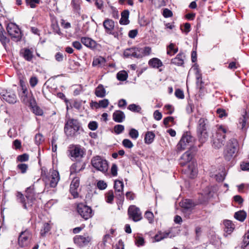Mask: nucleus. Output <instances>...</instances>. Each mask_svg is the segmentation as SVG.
<instances>
[{"label":"nucleus","mask_w":249,"mask_h":249,"mask_svg":"<svg viewBox=\"0 0 249 249\" xmlns=\"http://www.w3.org/2000/svg\"><path fill=\"white\" fill-rule=\"evenodd\" d=\"M18 200L22 204L24 209H27L31 207L36 200V194L34 192V186L32 185L28 187L26 190L25 197L20 192L17 194Z\"/></svg>","instance_id":"1"},{"label":"nucleus","mask_w":249,"mask_h":249,"mask_svg":"<svg viewBox=\"0 0 249 249\" xmlns=\"http://www.w3.org/2000/svg\"><path fill=\"white\" fill-rule=\"evenodd\" d=\"M209 127V122L205 118H200L197 122V135L201 143L205 142L208 139Z\"/></svg>","instance_id":"2"},{"label":"nucleus","mask_w":249,"mask_h":249,"mask_svg":"<svg viewBox=\"0 0 249 249\" xmlns=\"http://www.w3.org/2000/svg\"><path fill=\"white\" fill-rule=\"evenodd\" d=\"M80 128V124L77 120L69 119L65 124L64 131L68 136L73 137L76 135Z\"/></svg>","instance_id":"3"},{"label":"nucleus","mask_w":249,"mask_h":249,"mask_svg":"<svg viewBox=\"0 0 249 249\" xmlns=\"http://www.w3.org/2000/svg\"><path fill=\"white\" fill-rule=\"evenodd\" d=\"M91 164L95 169L103 173H106L108 170L107 160L101 156L93 157L91 160Z\"/></svg>","instance_id":"4"},{"label":"nucleus","mask_w":249,"mask_h":249,"mask_svg":"<svg viewBox=\"0 0 249 249\" xmlns=\"http://www.w3.org/2000/svg\"><path fill=\"white\" fill-rule=\"evenodd\" d=\"M227 130L222 126H220L213 138V145L216 148H221L224 145Z\"/></svg>","instance_id":"5"},{"label":"nucleus","mask_w":249,"mask_h":249,"mask_svg":"<svg viewBox=\"0 0 249 249\" xmlns=\"http://www.w3.org/2000/svg\"><path fill=\"white\" fill-rule=\"evenodd\" d=\"M6 30L11 39L15 41H19L21 38L20 30L18 26L14 23L8 24Z\"/></svg>","instance_id":"6"},{"label":"nucleus","mask_w":249,"mask_h":249,"mask_svg":"<svg viewBox=\"0 0 249 249\" xmlns=\"http://www.w3.org/2000/svg\"><path fill=\"white\" fill-rule=\"evenodd\" d=\"M32 238V232L28 230L20 232L18 239V243L19 246L21 248L28 246L30 243Z\"/></svg>","instance_id":"7"},{"label":"nucleus","mask_w":249,"mask_h":249,"mask_svg":"<svg viewBox=\"0 0 249 249\" xmlns=\"http://www.w3.org/2000/svg\"><path fill=\"white\" fill-rule=\"evenodd\" d=\"M77 211L80 216L85 220L90 218L92 216V211L91 208L82 203L77 205Z\"/></svg>","instance_id":"8"},{"label":"nucleus","mask_w":249,"mask_h":249,"mask_svg":"<svg viewBox=\"0 0 249 249\" xmlns=\"http://www.w3.org/2000/svg\"><path fill=\"white\" fill-rule=\"evenodd\" d=\"M230 145L224 152V158L226 160L229 161L234 156L237 150V141L235 139L230 140Z\"/></svg>","instance_id":"9"},{"label":"nucleus","mask_w":249,"mask_h":249,"mask_svg":"<svg viewBox=\"0 0 249 249\" xmlns=\"http://www.w3.org/2000/svg\"><path fill=\"white\" fill-rule=\"evenodd\" d=\"M19 96L22 102L25 104H29L30 106L35 105L36 101L33 97L31 91H29L27 89L24 88L19 93Z\"/></svg>","instance_id":"10"},{"label":"nucleus","mask_w":249,"mask_h":249,"mask_svg":"<svg viewBox=\"0 0 249 249\" xmlns=\"http://www.w3.org/2000/svg\"><path fill=\"white\" fill-rule=\"evenodd\" d=\"M129 218L134 222H137L142 219V215L140 209L135 205H131L128 209Z\"/></svg>","instance_id":"11"},{"label":"nucleus","mask_w":249,"mask_h":249,"mask_svg":"<svg viewBox=\"0 0 249 249\" xmlns=\"http://www.w3.org/2000/svg\"><path fill=\"white\" fill-rule=\"evenodd\" d=\"M193 137L188 133L183 135L182 138L178 144H177V149L178 151H182L187 148L188 145H190L192 143Z\"/></svg>","instance_id":"12"},{"label":"nucleus","mask_w":249,"mask_h":249,"mask_svg":"<svg viewBox=\"0 0 249 249\" xmlns=\"http://www.w3.org/2000/svg\"><path fill=\"white\" fill-rule=\"evenodd\" d=\"M91 237L87 234L84 235H76L73 238V241L75 244L79 247L87 246L90 242Z\"/></svg>","instance_id":"13"},{"label":"nucleus","mask_w":249,"mask_h":249,"mask_svg":"<svg viewBox=\"0 0 249 249\" xmlns=\"http://www.w3.org/2000/svg\"><path fill=\"white\" fill-rule=\"evenodd\" d=\"M141 49L138 48H130L125 49L124 52V55L125 57H129L132 56L135 58H140L142 57V55L141 54L140 52Z\"/></svg>","instance_id":"14"},{"label":"nucleus","mask_w":249,"mask_h":249,"mask_svg":"<svg viewBox=\"0 0 249 249\" xmlns=\"http://www.w3.org/2000/svg\"><path fill=\"white\" fill-rule=\"evenodd\" d=\"M70 154L75 160H79L83 157L84 152L79 145L73 146L71 148Z\"/></svg>","instance_id":"15"},{"label":"nucleus","mask_w":249,"mask_h":249,"mask_svg":"<svg viewBox=\"0 0 249 249\" xmlns=\"http://www.w3.org/2000/svg\"><path fill=\"white\" fill-rule=\"evenodd\" d=\"M51 175L49 177L50 186L52 188H54L56 186L59 179V174L57 171L53 170L50 172Z\"/></svg>","instance_id":"16"},{"label":"nucleus","mask_w":249,"mask_h":249,"mask_svg":"<svg viewBox=\"0 0 249 249\" xmlns=\"http://www.w3.org/2000/svg\"><path fill=\"white\" fill-rule=\"evenodd\" d=\"M103 26L106 32L108 34L114 35L112 33L115 26L114 21L109 18H106L103 22Z\"/></svg>","instance_id":"17"},{"label":"nucleus","mask_w":249,"mask_h":249,"mask_svg":"<svg viewBox=\"0 0 249 249\" xmlns=\"http://www.w3.org/2000/svg\"><path fill=\"white\" fill-rule=\"evenodd\" d=\"M20 55L26 61L31 62L34 57L33 52L31 49L24 48L20 51Z\"/></svg>","instance_id":"18"},{"label":"nucleus","mask_w":249,"mask_h":249,"mask_svg":"<svg viewBox=\"0 0 249 249\" xmlns=\"http://www.w3.org/2000/svg\"><path fill=\"white\" fill-rule=\"evenodd\" d=\"M193 155L189 151L185 152L180 157L179 164L181 166H185L193 159Z\"/></svg>","instance_id":"19"},{"label":"nucleus","mask_w":249,"mask_h":249,"mask_svg":"<svg viewBox=\"0 0 249 249\" xmlns=\"http://www.w3.org/2000/svg\"><path fill=\"white\" fill-rule=\"evenodd\" d=\"M2 96L3 100L10 104H14L17 102V96L13 92L6 91Z\"/></svg>","instance_id":"20"},{"label":"nucleus","mask_w":249,"mask_h":249,"mask_svg":"<svg viewBox=\"0 0 249 249\" xmlns=\"http://www.w3.org/2000/svg\"><path fill=\"white\" fill-rule=\"evenodd\" d=\"M81 42L86 47L92 49L95 48L97 45L96 42L89 37H82Z\"/></svg>","instance_id":"21"},{"label":"nucleus","mask_w":249,"mask_h":249,"mask_svg":"<svg viewBox=\"0 0 249 249\" xmlns=\"http://www.w3.org/2000/svg\"><path fill=\"white\" fill-rule=\"evenodd\" d=\"M185 55L183 53H179L176 57L171 59V63L178 66H182L184 64Z\"/></svg>","instance_id":"22"},{"label":"nucleus","mask_w":249,"mask_h":249,"mask_svg":"<svg viewBox=\"0 0 249 249\" xmlns=\"http://www.w3.org/2000/svg\"><path fill=\"white\" fill-rule=\"evenodd\" d=\"M113 120L117 123H122L125 119V114L121 110H116L112 115Z\"/></svg>","instance_id":"23"},{"label":"nucleus","mask_w":249,"mask_h":249,"mask_svg":"<svg viewBox=\"0 0 249 249\" xmlns=\"http://www.w3.org/2000/svg\"><path fill=\"white\" fill-rule=\"evenodd\" d=\"M95 95L99 98H104L106 95V90L102 84H99L95 89Z\"/></svg>","instance_id":"24"},{"label":"nucleus","mask_w":249,"mask_h":249,"mask_svg":"<svg viewBox=\"0 0 249 249\" xmlns=\"http://www.w3.org/2000/svg\"><path fill=\"white\" fill-rule=\"evenodd\" d=\"M148 65L153 68L158 69L161 67L163 64L161 61L158 58H153L148 61Z\"/></svg>","instance_id":"25"},{"label":"nucleus","mask_w":249,"mask_h":249,"mask_svg":"<svg viewBox=\"0 0 249 249\" xmlns=\"http://www.w3.org/2000/svg\"><path fill=\"white\" fill-rule=\"evenodd\" d=\"M129 12L127 10H125L121 13V18L120 20V23L123 25H127L129 23L128 20Z\"/></svg>","instance_id":"26"},{"label":"nucleus","mask_w":249,"mask_h":249,"mask_svg":"<svg viewBox=\"0 0 249 249\" xmlns=\"http://www.w3.org/2000/svg\"><path fill=\"white\" fill-rule=\"evenodd\" d=\"M106 60L105 58L102 56H98L93 58L92 66L93 67H101L105 65Z\"/></svg>","instance_id":"27"},{"label":"nucleus","mask_w":249,"mask_h":249,"mask_svg":"<svg viewBox=\"0 0 249 249\" xmlns=\"http://www.w3.org/2000/svg\"><path fill=\"white\" fill-rule=\"evenodd\" d=\"M223 224L225 226L224 231L228 234H231L234 229L233 224L231 221L226 220L224 221Z\"/></svg>","instance_id":"28"},{"label":"nucleus","mask_w":249,"mask_h":249,"mask_svg":"<svg viewBox=\"0 0 249 249\" xmlns=\"http://www.w3.org/2000/svg\"><path fill=\"white\" fill-rule=\"evenodd\" d=\"M155 137V135L154 132L152 131H148L146 133L144 139V142L146 144H151L154 141Z\"/></svg>","instance_id":"29"},{"label":"nucleus","mask_w":249,"mask_h":249,"mask_svg":"<svg viewBox=\"0 0 249 249\" xmlns=\"http://www.w3.org/2000/svg\"><path fill=\"white\" fill-rule=\"evenodd\" d=\"M180 205L182 208L186 210H191L194 207V204L190 199L184 200L180 203Z\"/></svg>","instance_id":"30"},{"label":"nucleus","mask_w":249,"mask_h":249,"mask_svg":"<svg viewBox=\"0 0 249 249\" xmlns=\"http://www.w3.org/2000/svg\"><path fill=\"white\" fill-rule=\"evenodd\" d=\"M4 32V30L1 24L0 23V41L3 46H5L6 44L9 42L10 40L3 35Z\"/></svg>","instance_id":"31"},{"label":"nucleus","mask_w":249,"mask_h":249,"mask_svg":"<svg viewBox=\"0 0 249 249\" xmlns=\"http://www.w3.org/2000/svg\"><path fill=\"white\" fill-rule=\"evenodd\" d=\"M175 44L173 43H171L167 47V54L170 56H172L178 52V48H175Z\"/></svg>","instance_id":"32"},{"label":"nucleus","mask_w":249,"mask_h":249,"mask_svg":"<svg viewBox=\"0 0 249 249\" xmlns=\"http://www.w3.org/2000/svg\"><path fill=\"white\" fill-rule=\"evenodd\" d=\"M247 216L246 213L244 211H239L234 213V217L237 220L243 222Z\"/></svg>","instance_id":"33"},{"label":"nucleus","mask_w":249,"mask_h":249,"mask_svg":"<svg viewBox=\"0 0 249 249\" xmlns=\"http://www.w3.org/2000/svg\"><path fill=\"white\" fill-rule=\"evenodd\" d=\"M187 172L190 174V178H194L195 177L197 173V171L194 163H189Z\"/></svg>","instance_id":"34"},{"label":"nucleus","mask_w":249,"mask_h":249,"mask_svg":"<svg viewBox=\"0 0 249 249\" xmlns=\"http://www.w3.org/2000/svg\"><path fill=\"white\" fill-rule=\"evenodd\" d=\"M248 120V116H247V112L245 111L242 115V117L239 119V124L242 126V129H243L246 127Z\"/></svg>","instance_id":"35"},{"label":"nucleus","mask_w":249,"mask_h":249,"mask_svg":"<svg viewBox=\"0 0 249 249\" xmlns=\"http://www.w3.org/2000/svg\"><path fill=\"white\" fill-rule=\"evenodd\" d=\"M128 109L134 112L141 113V107L139 105L135 104L129 105L127 107Z\"/></svg>","instance_id":"36"},{"label":"nucleus","mask_w":249,"mask_h":249,"mask_svg":"<svg viewBox=\"0 0 249 249\" xmlns=\"http://www.w3.org/2000/svg\"><path fill=\"white\" fill-rule=\"evenodd\" d=\"M106 200L107 203H112L114 196L112 190L108 191L106 194Z\"/></svg>","instance_id":"37"},{"label":"nucleus","mask_w":249,"mask_h":249,"mask_svg":"<svg viewBox=\"0 0 249 249\" xmlns=\"http://www.w3.org/2000/svg\"><path fill=\"white\" fill-rule=\"evenodd\" d=\"M51 227L48 223H45L40 231V234L42 236H45L46 234L50 231Z\"/></svg>","instance_id":"38"},{"label":"nucleus","mask_w":249,"mask_h":249,"mask_svg":"<svg viewBox=\"0 0 249 249\" xmlns=\"http://www.w3.org/2000/svg\"><path fill=\"white\" fill-rule=\"evenodd\" d=\"M36 103L35 105L30 106L33 109L34 113L36 115L41 116L43 114V111L38 106H36Z\"/></svg>","instance_id":"39"},{"label":"nucleus","mask_w":249,"mask_h":249,"mask_svg":"<svg viewBox=\"0 0 249 249\" xmlns=\"http://www.w3.org/2000/svg\"><path fill=\"white\" fill-rule=\"evenodd\" d=\"M114 188L115 189V191H123L124 188L123 181L120 180L115 181Z\"/></svg>","instance_id":"40"},{"label":"nucleus","mask_w":249,"mask_h":249,"mask_svg":"<svg viewBox=\"0 0 249 249\" xmlns=\"http://www.w3.org/2000/svg\"><path fill=\"white\" fill-rule=\"evenodd\" d=\"M127 76V74L125 71H120L117 74V79L122 81L126 80Z\"/></svg>","instance_id":"41"},{"label":"nucleus","mask_w":249,"mask_h":249,"mask_svg":"<svg viewBox=\"0 0 249 249\" xmlns=\"http://www.w3.org/2000/svg\"><path fill=\"white\" fill-rule=\"evenodd\" d=\"M249 244V232L246 233L244 236V239L241 245L242 248H245Z\"/></svg>","instance_id":"42"},{"label":"nucleus","mask_w":249,"mask_h":249,"mask_svg":"<svg viewBox=\"0 0 249 249\" xmlns=\"http://www.w3.org/2000/svg\"><path fill=\"white\" fill-rule=\"evenodd\" d=\"M129 135L132 139L136 140L139 137V132L135 128H131L129 130Z\"/></svg>","instance_id":"43"},{"label":"nucleus","mask_w":249,"mask_h":249,"mask_svg":"<svg viewBox=\"0 0 249 249\" xmlns=\"http://www.w3.org/2000/svg\"><path fill=\"white\" fill-rule=\"evenodd\" d=\"M170 122L174 123V117H171V116H168L166 118H165L163 119V123L166 127H168L170 126V125H169Z\"/></svg>","instance_id":"44"},{"label":"nucleus","mask_w":249,"mask_h":249,"mask_svg":"<svg viewBox=\"0 0 249 249\" xmlns=\"http://www.w3.org/2000/svg\"><path fill=\"white\" fill-rule=\"evenodd\" d=\"M139 49H141L139 53L142 55V57L149 55L151 52V49L149 47H145L143 49L139 48Z\"/></svg>","instance_id":"45"},{"label":"nucleus","mask_w":249,"mask_h":249,"mask_svg":"<svg viewBox=\"0 0 249 249\" xmlns=\"http://www.w3.org/2000/svg\"><path fill=\"white\" fill-rule=\"evenodd\" d=\"M29 155L26 153H24L23 154L18 156L17 160L18 161L24 162L28 161L29 160Z\"/></svg>","instance_id":"46"},{"label":"nucleus","mask_w":249,"mask_h":249,"mask_svg":"<svg viewBox=\"0 0 249 249\" xmlns=\"http://www.w3.org/2000/svg\"><path fill=\"white\" fill-rule=\"evenodd\" d=\"M80 180L79 178L76 177L74 178L70 185V187H72V188H75L78 189L79 186Z\"/></svg>","instance_id":"47"},{"label":"nucleus","mask_w":249,"mask_h":249,"mask_svg":"<svg viewBox=\"0 0 249 249\" xmlns=\"http://www.w3.org/2000/svg\"><path fill=\"white\" fill-rule=\"evenodd\" d=\"M122 144L124 147L127 148H131L134 146L132 142L130 140L127 139H125L123 141Z\"/></svg>","instance_id":"48"},{"label":"nucleus","mask_w":249,"mask_h":249,"mask_svg":"<svg viewBox=\"0 0 249 249\" xmlns=\"http://www.w3.org/2000/svg\"><path fill=\"white\" fill-rule=\"evenodd\" d=\"M99 108H106L109 105V101L107 99L100 100L99 101Z\"/></svg>","instance_id":"49"},{"label":"nucleus","mask_w":249,"mask_h":249,"mask_svg":"<svg viewBox=\"0 0 249 249\" xmlns=\"http://www.w3.org/2000/svg\"><path fill=\"white\" fill-rule=\"evenodd\" d=\"M28 168V165L25 163H20L17 166V168L20 170L21 173L22 174H24L26 172Z\"/></svg>","instance_id":"50"},{"label":"nucleus","mask_w":249,"mask_h":249,"mask_svg":"<svg viewBox=\"0 0 249 249\" xmlns=\"http://www.w3.org/2000/svg\"><path fill=\"white\" fill-rule=\"evenodd\" d=\"M26 3L28 5H30L32 8H34L36 7V4L39 3V0H25Z\"/></svg>","instance_id":"51"},{"label":"nucleus","mask_w":249,"mask_h":249,"mask_svg":"<svg viewBox=\"0 0 249 249\" xmlns=\"http://www.w3.org/2000/svg\"><path fill=\"white\" fill-rule=\"evenodd\" d=\"M35 141L37 145H39L43 141L42 135L40 133L36 134L35 137Z\"/></svg>","instance_id":"52"},{"label":"nucleus","mask_w":249,"mask_h":249,"mask_svg":"<svg viewBox=\"0 0 249 249\" xmlns=\"http://www.w3.org/2000/svg\"><path fill=\"white\" fill-rule=\"evenodd\" d=\"M124 129V126L121 124H117L114 126V131L117 134L121 133Z\"/></svg>","instance_id":"53"},{"label":"nucleus","mask_w":249,"mask_h":249,"mask_svg":"<svg viewBox=\"0 0 249 249\" xmlns=\"http://www.w3.org/2000/svg\"><path fill=\"white\" fill-rule=\"evenodd\" d=\"M175 96L178 99H182L184 98V95L183 91L180 89H177L175 92Z\"/></svg>","instance_id":"54"},{"label":"nucleus","mask_w":249,"mask_h":249,"mask_svg":"<svg viewBox=\"0 0 249 249\" xmlns=\"http://www.w3.org/2000/svg\"><path fill=\"white\" fill-rule=\"evenodd\" d=\"M144 217L148 220L149 223L153 222L154 215L152 212L149 211L146 212L144 214Z\"/></svg>","instance_id":"55"},{"label":"nucleus","mask_w":249,"mask_h":249,"mask_svg":"<svg viewBox=\"0 0 249 249\" xmlns=\"http://www.w3.org/2000/svg\"><path fill=\"white\" fill-rule=\"evenodd\" d=\"M97 186L100 190H104L107 187V184L104 181L100 180L97 182Z\"/></svg>","instance_id":"56"},{"label":"nucleus","mask_w":249,"mask_h":249,"mask_svg":"<svg viewBox=\"0 0 249 249\" xmlns=\"http://www.w3.org/2000/svg\"><path fill=\"white\" fill-rule=\"evenodd\" d=\"M88 127L91 130H95L98 127V124L95 121L90 122L88 124Z\"/></svg>","instance_id":"57"},{"label":"nucleus","mask_w":249,"mask_h":249,"mask_svg":"<svg viewBox=\"0 0 249 249\" xmlns=\"http://www.w3.org/2000/svg\"><path fill=\"white\" fill-rule=\"evenodd\" d=\"M115 196L116 197L119 199L120 201H123L124 199V196L123 195V191H115Z\"/></svg>","instance_id":"58"},{"label":"nucleus","mask_w":249,"mask_h":249,"mask_svg":"<svg viewBox=\"0 0 249 249\" xmlns=\"http://www.w3.org/2000/svg\"><path fill=\"white\" fill-rule=\"evenodd\" d=\"M216 112L218 115L219 118H222L223 117L227 116L228 114L226 113L225 110L218 108L216 110Z\"/></svg>","instance_id":"59"},{"label":"nucleus","mask_w":249,"mask_h":249,"mask_svg":"<svg viewBox=\"0 0 249 249\" xmlns=\"http://www.w3.org/2000/svg\"><path fill=\"white\" fill-rule=\"evenodd\" d=\"M38 81V79L36 77H31L29 81L30 86L32 88L35 87L37 85Z\"/></svg>","instance_id":"60"},{"label":"nucleus","mask_w":249,"mask_h":249,"mask_svg":"<svg viewBox=\"0 0 249 249\" xmlns=\"http://www.w3.org/2000/svg\"><path fill=\"white\" fill-rule=\"evenodd\" d=\"M163 16L165 18H170L173 16V13L171 10L167 8H165L163 10Z\"/></svg>","instance_id":"61"},{"label":"nucleus","mask_w":249,"mask_h":249,"mask_svg":"<svg viewBox=\"0 0 249 249\" xmlns=\"http://www.w3.org/2000/svg\"><path fill=\"white\" fill-rule=\"evenodd\" d=\"M118 167L116 164H113L111 168V173L113 176H116L117 175Z\"/></svg>","instance_id":"62"},{"label":"nucleus","mask_w":249,"mask_h":249,"mask_svg":"<svg viewBox=\"0 0 249 249\" xmlns=\"http://www.w3.org/2000/svg\"><path fill=\"white\" fill-rule=\"evenodd\" d=\"M54 57L55 60L58 62H62L63 60L64 56L63 54L60 52L57 53Z\"/></svg>","instance_id":"63"},{"label":"nucleus","mask_w":249,"mask_h":249,"mask_svg":"<svg viewBox=\"0 0 249 249\" xmlns=\"http://www.w3.org/2000/svg\"><path fill=\"white\" fill-rule=\"evenodd\" d=\"M138 34V30L136 29L130 30L128 33V36L131 38H135Z\"/></svg>","instance_id":"64"}]
</instances>
